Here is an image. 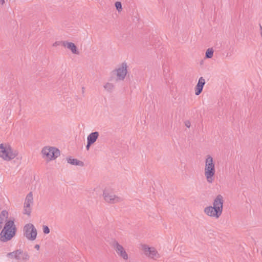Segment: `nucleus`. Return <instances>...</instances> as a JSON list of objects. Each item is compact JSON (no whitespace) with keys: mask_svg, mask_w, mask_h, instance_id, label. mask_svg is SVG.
<instances>
[{"mask_svg":"<svg viewBox=\"0 0 262 262\" xmlns=\"http://www.w3.org/2000/svg\"><path fill=\"white\" fill-rule=\"evenodd\" d=\"M223 197L219 194L216 196L213 203V206H208L205 208V213L211 217L219 218L222 214L223 206Z\"/></svg>","mask_w":262,"mask_h":262,"instance_id":"obj_1","label":"nucleus"},{"mask_svg":"<svg viewBox=\"0 0 262 262\" xmlns=\"http://www.w3.org/2000/svg\"><path fill=\"white\" fill-rule=\"evenodd\" d=\"M16 231L17 229L14 221H7L0 233V240L3 242L11 240L15 236Z\"/></svg>","mask_w":262,"mask_h":262,"instance_id":"obj_2","label":"nucleus"},{"mask_svg":"<svg viewBox=\"0 0 262 262\" xmlns=\"http://www.w3.org/2000/svg\"><path fill=\"white\" fill-rule=\"evenodd\" d=\"M17 154L16 150H13L10 146L6 147L4 146L3 144H0V157L3 158L5 160L10 161L13 159Z\"/></svg>","mask_w":262,"mask_h":262,"instance_id":"obj_3","label":"nucleus"},{"mask_svg":"<svg viewBox=\"0 0 262 262\" xmlns=\"http://www.w3.org/2000/svg\"><path fill=\"white\" fill-rule=\"evenodd\" d=\"M24 235L29 240L34 241L36 239L37 232L34 225L31 223L26 224L23 229Z\"/></svg>","mask_w":262,"mask_h":262,"instance_id":"obj_4","label":"nucleus"},{"mask_svg":"<svg viewBox=\"0 0 262 262\" xmlns=\"http://www.w3.org/2000/svg\"><path fill=\"white\" fill-rule=\"evenodd\" d=\"M127 64L125 62H123L121 66L116 69V70H113L112 72V75H116L117 79L116 81L118 80H123L126 75L127 74ZM113 76L111 77L110 80H113Z\"/></svg>","mask_w":262,"mask_h":262,"instance_id":"obj_5","label":"nucleus"},{"mask_svg":"<svg viewBox=\"0 0 262 262\" xmlns=\"http://www.w3.org/2000/svg\"><path fill=\"white\" fill-rule=\"evenodd\" d=\"M42 154L50 160L55 159L60 155V151L56 147H44L41 150Z\"/></svg>","mask_w":262,"mask_h":262,"instance_id":"obj_6","label":"nucleus"},{"mask_svg":"<svg viewBox=\"0 0 262 262\" xmlns=\"http://www.w3.org/2000/svg\"><path fill=\"white\" fill-rule=\"evenodd\" d=\"M7 256L11 258H15L18 261L27 260L29 258V256L27 252H24L21 249L16 250L12 252L7 254Z\"/></svg>","mask_w":262,"mask_h":262,"instance_id":"obj_7","label":"nucleus"},{"mask_svg":"<svg viewBox=\"0 0 262 262\" xmlns=\"http://www.w3.org/2000/svg\"><path fill=\"white\" fill-rule=\"evenodd\" d=\"M103 197L105 201L110 204H115L121 201L120 198L115 195L108 189H105L103 191Z\"/></svg>","mask_w":262,"mask_h":262,"instance_id":"obj_8","label":"nucleus"},{"mask_svg":"<svg viewBox=\"0 0 262 262\" xmlns=\"http://www.w3.org/2000/svg\"><path fill=\"white\" fill-rule=\"evenodd\" d=\"M215 165L209 166V167H205L204 174L206 178L207 181L209 183H212L214 180L213 177L215 175Z\"/></svg>","mask_w":262,"mask_h":262,"instance_id":"obj_9","label":"nucleus"},{"mask_svg":"<svg viewBox=\"0 0 262 262\" xmlns=\"http://www.w3.org/2000/svg\"><path fill=\"white\" fill-rule=\"evenodd\" d=\"M114 248L115 249L117 253L124 259L127 260L128 259V255L125 251L124 248L120 245L117 242L115 241L113 244Z\"/></svg>","mask_w":262,"mask_h":262,"instance_id":"obj_10","label":"nucleus"},{"mask_svg":"<svg viewBox=\"0 0 262 262\" xmlns=\"http://www.w3.org/2000/svg\"><path fill=\"white\" fill-rule=\"evenodd\" d=\"M62 45L63 47H67L68 49L70 50L72 53L75 54H79V52L77 50L76 46L73 42H68L67 41H63Z\"/></svg>","mask_w":262,"mask_h":262,"instance_id":"obj_11","label":"nucleus"},{"mask_svg":"<svg viewBox=\"0 0 262 262\" xmlns=\"http://www.w3.org/2000/svg\"><path fill=\"white\" fill-rule=\"evenodd\" d=\"M205 84V79L203 77H201L199 78L198 82L195 88V94L196 95H199L202 93Z\"/></svg>","mask_w":262,"mask_h":262,"instance_id":"obj_12","label":"nucleus"},{"mask_svg":"<svg viewBox=\"0 0 262 262\" xmlns=\"http://www.w3.org/2000/svg\"><path fill=\"white\" fill-rule=\"evenodd\" d=\"M99 136L98 132H94L90 134L87 137V141L94 144L97 140Z\"/></svg>","mask_w":262,"mask_h":262,"instance_id":"obj_13","label":"nucleus"},{"mask_svg":"<svg viewBox=\"0 0 262 262\" xmlns=\"http://www.w3.org/2000/svg\"><path fill=\"white\" fill-rule=\"evenodd\" d=\"M67 160L68 163L73 165H78L83 166L84 164L82 161H79L77 159H73L71 157H67Z\"/></svg>","mask_w":262,"mask_h":262,"instance_id":"obj_14","label":"nucleus"},{"mask_svg":"<svg viewBox=\"0 0 262 262\" xmlns=\"http://www.w3.org/2000/svg\"><path fill=\"white\" fill-rule=\"evenodd\" d=\"M214 165L215 163L213 162L212 157L209 155H207L205 160V167H209V166H212Z\"/></svg>","mask_w":262,"mask_h":262,"instance_id":"obj_15","label":"nucleus"},{"mask_svg":"<svg viewBox=\"0 0 262 262\" xmlns=\"http://www.w3.org/2000/svg\"><path fill=\"white\" fill-rule=\"evenodd\" d=\"M104 88L109 93H112L115 88V85L111 83L107 82L104 85Z\"/></svg>","mask_w":262,"mask_h":262,"instance_id":"obj_16","label":"nucleus"},{"mask_svg":"<svg viewBox=\"0 0 262 262\" xmlns=\"http://www.w3.org/2000/svg\"><path fill=\"white\" fill-rule=\"evenodd\" d=\"M214 51L212 48H208L205 53V58H211L213 55Z\"/></svg>","mask_w":262,"mask_h":262,"instance_id":"obj_17","label":"nucleus"},{"mask_svg":"<svg viewBox=\"0 0 262 262\" xmlns=\"http://www.w3.org/2000/svg\"><path fill=\"white\" fill-rule=\"evenodd\" d=\"M25 201L27 203L30 202L33 203V193L32 192H30L27 195Z\"/></svg>","mask_w":262,"mask_h":262,"instance_id":"obj_18","label":"nucleus"},{"mask_svg":"<svg viewBox=\"0 0 262 262\" xmlns=\"http://www.w3.org/2000/svg\"><path fill=\"white\" fill-rule=\"evenodd\" d=\"M157 253V251L156 249L154 247H151V250H149V253H148V255L151 258H154V256L156 255Z\"/></svg>","mask_w":262,"mask_h":262,"instance_id":"obj_19","label":"nucleus"},{"mask_svg":"<svg viewBox=\"0 0 262 262\" xmlns=\"http://www.w3.org/2000/svg\"><path fill=\"white\" fill-rule=\"evenodd\" d=\"M151 247H149L148 246H147L146 245H143L142 246V249L144 251L145 254L147 255H148V253H149V250H151Z\"/></svg>","mask_w":262,"mask_h":262,"instance_id":"obj_20","label":"nucleus"},{"mask_svg":"<svg viewBox=\"0 0 262 262\" xmlns=\"http://www.w3.org/2000/svg\"><path fill=\"white\" fill-rule=\"evenodd\" d=\"M115 6L116 9L119 11H121L122 10V4L120 2H116L115 3Z\"/></svg>","mask_w":262,"mask_h":262,"instance_id":"obj_21","label":"nucleus"},{"mask_svg":"<svg viewBox=\"0 0 262 262\" xmlns=\"http://www.w3.org/2000/svg\"><path fill=\"white\" fill-rule=\"evenodd\" d=\"M32 209L31 207L24 208L23 213L27 214L28 216H30Z\"/></svg>","mask_w":262,"mask_h":262,"instance_id":"obj_22","label":"nucleus"},{"mask_svg":"<svg viewBox=\"0 0 262 262\" xmlns=\"http://www.w3.org/2000/svg\"><path fill=\"white\" fill-rule=\"evenodd\" d=\"M43 232L45 234H49L50 232V230L49 229V228L46 226V225H43Z\"/></svg>","mask_w":262,"mask_h":262,"instance_id":"obj_23","label":"nucleus"},{"mask_svg":"<svg viewBox=\"0 0 262 262\" xmlns=\"http://www.w3.org/2000/svg\"><path fill=\"white\" fill-rule=\"evenodd\" d=\"M33 203L25 201L24 203V208H28V207H31V205H32Z\"/></svg>","mask_w":262,"mask_h":262,"instance_id":"obj_24","label":"nucleus"},{"mask_svg":"<svg viewBox=\"0 0 262 262\" xmlns=\"http://www.w3.org/2000/svg\"><path fill=\"white\" fill-rule=\"evenodd\" d=\"M8 214V212L5 211V210H3V211H2V212L0 214V216H2V217H4L6 215H7Z\"/></svg>","mask_w":262,"mask_h":262,"instance_id":"obj_25","label":"nucleus"},{"mask_svg":"<svg viewBox=\"0 0 262 262\" xmlns=\"http://www.w3.org/2000/svg\"><path fill=\"white\" fill-rule=\"evenodd\" d=\"M62 42H63V41H56L55 42H54V43H53V46L54 47H56V46H59V45H61V44L62 45Z\"/></svg>","mask_w":262,"mask_h":262,"instance_id":"obj_26","label":"nucleus"},{"mask_svg":"<svg viewBox=\"0 0 262 262\" xmlns=\"http://www.w3.org/2000/svg\"><path fill=\"white\" fill-rule=\"evenodd\" d=\"M185 124L186 126L188 128H189L191 125L190 122L188 120L185 121Z\"/></svg>","mask_w":262,"mask_h":262,"instance_id":"obj_27","label":"nucleus"},{"mask_svg":"<svg viewBox=\"0 0 262 262\" xmlns=\"http://www.w3.org/2000/svg\"><path fill=\"white\" fill-rule=\"evenodd\" d=\"M93 144H91V143L87 141V144H86V150H89L90 149V146L92 145Z\"/></svg>","mask_w":262,"mask_h":262,"instance_id":"obj_28","label":"nucleus"},{"mask_svg":"<svg viewBox=\"0 0 262 262\" xmlns=\"http://www.w3.org/2000/svg\"><path fill=\"white\" fill-rule=\"evenodd\" d=\"M34 248H35L36 250H38L39 249L40 246H39V245H36L35 246Z\"/></svg>","mask_w":262,"mask_h":262,"instance_id":"obj_29","label":"nucleus"},{"mask_svg":"<svg viewBox=\"0 0 262 262\" xmlns=\"http://www.w3.org/2000/svg\"><path fill=\"white\" fill-rule=\"evenodd\" d=\"M3 218L0 216V224H2L3 223Z\"/></svg>","mask_w":262,"mask_h":262,"instance_id":"obj_30","label":"nucleus"},{"mask_svg":"<svg viewBox=\"0 0 262 262\" xmlns=\"http://www.w3.org/2000/svg\"><path fill=\"white\" fill-rule=\"evenodd\" d=\"M5 0H0V4L3 5L5 3Z\"/></svg>","mask_w":262,"mask_h":262,"instance_id":"obj_31","label":"nucleus"},{"mask_svg":"<svg viewBox=\"0 0 262 262\" xmlns=\"http://www.w3.org/2000/svg\"><path fill=\"white\" fill-rule=\"evenodd\" d=\"M260 34H261V37H262V27L261 26V25H260Z\"/></svg>","mask_w":262,"mask_h":262,"instance_id":"obj_32","label":"nucleus"},{"mask_svg":"<svg viewBox=\"0 0 262 262\" xmlns=\"http://www.w3.org/2000/svg\"><path fill=\"white\" fill-rule=\"evenodd\" d=\"M82 94H83L84 93V87L82 88Z\"/></svg>","mask_w":262,"mask_h":262,"instance_id":"obj_33","label":"nucleus"},{"mask_svg":"<svg viewBox=\"0 0 262 262\" xmlns=\"http://www.w3.org/2000/svg\"><path fill=\"white\" fill-rule=\"evenodd\" d=\"M2 226L1 225V224H0V229L2 228Z\"/></svg>","mask_w":262,"mask_h":262,"instance_id":"obj_34","label":"nucleus"}]
</instances>
